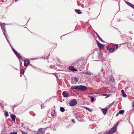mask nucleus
Returning a JSON list of instances; mask_svg holds the SVG:
<instances>
[{"label": "nucleus", "mask_w": 134, "mask_h": 134, "mask_svg": "<svg viewBox=\"0 0 134 134\" xmlns=\"http://www.w3.org/2000/svg\"><path fill=\"white\" fill-rule=\"evenodd\" d=\"M116 129L114 127L112 128L109 131H107L106 133V134H112L115 132Z\"/></svg>", "instance_id": "obj_1"}, {"label": "nucleus", "mask_w": 134, "mask_h": 134, "mask_svg": "<svg viewBox=\"0 0 134 134\" xmlns=\"http://www.w3.org/2000/svg\"><path fill=\"white\" fill-rule=\"evenodd\" d=\"M87 87L82 85L79 86V90L81 91H84L87 89Z\"/></svg>", "instance_id": "obj_2"}, {"label": "nucleus", "mask_w": 134, "mask_h": 134, "mask_svg": "<svg viewBox=\"0 0 134 134\" xmlns=\"http://www.w3.org/2000/svg\"><path fill=\"white\" fill-rule=\"evenodd\" d=\"M77 101L76 99H74L71 100L69 103L70 106H74L76 104Z\"/></svg>", "instance_id": "obj_3"}, {"label": "nucleus", "mask_w": 134, "mask_h": 134, "mask_svg": "<svg viewBox=\"0 0 134 134\" xmlns=\"http://www.w3.org/2000/svg\"><path fill=\"white\" fill-rule=\"evenodd\" d=\"M1 29L3 31V34H6L7 33L6 31H5V28L4 27V25H1Z\"/></svg>", "instance_id": "obj_4"}, {"label": "nucleus", "mask_w": 134, "mask_h": 134, "mask_svg": "<svg viewBox=\"0 0 134 134\" xmlns=\"http://www.w3.org/2000/svg\"><path fill=\"white\" fill-rule=\"evenodd\" d=\"M23 61L24 62V66H27L30 63V61L29 60H24Z\"/></svg>", "instance_id": "obj_5"}, {"label": "nucleus", "mask_w": 134, "mask_h": 134, "mask_svg": "<svg viewBox=\"0 0 134 134\" xmlns=\"http://www.w3.org/2000/svg\"><path fill=\"white\" fill-rule=\"evenodd\" d=\"M69 70L72 71H76L77 70L76 69L74 68L73 66H70L69 67Z\"/></svg>", "instance_id": "obj_6"}, {"label": "nucleus", "mask_w": 134, "mask_h": 134, "mask_svg": "<svg viewBox=\"0 0 134 134\" xmlns=\"http://www.w3.org/2000/svg\"><path fill=\"white\" fill-rule=\"evenodd\" d=\"M79 86H73L71 87V88L72 90H79Z\"/></svg>", "instance_id": "obj_7"}, {"label": "nucleus", "mask_w": 134, "mask_h": 134, "mask_svg": "<svg viewBox=\"0 0 134 134\" xmlns=\"http://www.w3.org/2000/svg\"><path fill=\"white\" fill-rule=\"evenodd\" d=\"M102 112L103 113L104 115H105L108 111V110L105 108L101 109Z\"/></svg>", "instance_id": "obj_8"}, {"label": "nucleus", "mask_w": 134, "mask_h": 134, "mask_svg": "<svg viewBox=\"0 0 134 134\" xmlns=\"http://www.w3.org/2000/svg\"><path fill=\"white\" fill-rule=\"evenodd\" d=\"M126 4L128 5L129 6H130L132 8H133L134 9V5L126 1Z\"/></svg>", "instance_id": "obj_9"}, {"label": "nucleus", "mask_w": 134, "mask_h": 134, "mask_svg": "<svg viewBox=\"0 0 134 134\" xmlns=\"http://www.w3.org/2000/svg\"><path fill=\"white\" fill-rule=\"evenodd\" d=\"M62 95L64 97H66L68 96L69 94L68 93H66L64 91Z\"/></svg>", "instance_id": "obj_10"}, {"label": "nucleus", "mask_w": 134, "mask_h": 134, "mask_svg": "<svg viewBox=\"0 0 134 134\" xmlns=\"http://www.w3.org/2000/svg\"><path fill=\"white\" fill-rule=\"evenodd\" d=\"M11 118H12L13 121L15 122V119L16 116L14 114H12L11 115Z\"/></svg>", "instance_id": "obj_11"}, {"label": "nucleus", "mask_w": 134, "mask_h": 134, "mask_svg": "<svg viewBox=\"0 0 134 134\" xmlns=\"http://www.w3.org/2000/svg\"><path fill=\"white\" fill-rule=\"evenodd\" d=\"M15 55L19 60H20V59H22L20 54L18 52L16 53V54H15Z\"/></svg>", "instance_id": "obj_12"}, {"label": "nucleus", "mask_w": 134, "mask_h": 134, "mask_svg": "<svg viewBox=\"0 0 134 134\" xmlns=\"http://www.w3.org/2000/svg\"><path fill=\"white\" fill-rule=\"evenodd\" d=\"M80 61V60L79 59L78 60L76 61L74 63H73L72 64V65L74 66H76V65L79 63Z\"/></svg>", "instance_id": "obj_13"}, {"label": "nucleus", "mask_w": 134, "mask_h": 134, "mask_svg": "<svg viewBox=\"0 0 134 134\" xmlns=\"http://www.w3.org/2000/svg\"><path fill=\"white\" fill-rule=\"evenodd\" d=\"M110 81L113 82H114L115 81V79H114L113 76H111L110 77Z\"/></svg>", "instance_id": "obj_14"}, {"label": "nucleus", "mask_w": 134, "mask_h": 134, "mask_svg": "<svg viewBox=\"0 0 134 134\" xmlns=\"http://www.w3.org/2000/svg\"><path fill=\"white\" fill-rule=\"evenodd\" d=\"M96 34L97 35V37L99 38V40L102 41L103 42H104V41H103L102 40V39L100 38V37L99 35H98V34L97 33H96Z\"/></svg>", "instance_id": "obj_15"}, {"label": "nucleus", "mask_w": 134, "mask_h": 134, "mask_svg": "<svg viewBox=\"0 0 134 134\" xmlns=\"http://www.w3.org/2000/svg\"><path fill=\"white\" fill-rule=\"evenodd\" d=\"M4 35L5 36V37L7 39L8 42L9 43V44H10V46L11 47V45L9 41L7 38V34H4Z\"/></svg>", "instance_id": "obj_16"}, {"label": "nucleus", "mask_w": 134, "mask_h": 134, "mask_svg": "<svg viewBox=\"0 0 134 134\" xmlns=\"http://www.w3.org/2000/svg\"><path fill=\"white\" fill-rule=\"evenodd\" d=\"M101 45H99V46H98L99 48V49H100L101 48H104L105 46V45L102 44L101 43Z\"/></svg>", "instance_id": "obj_17"}, {"label": "nucleus", "mask_w": 134, "mask_h": 134, "mask_svg": "<svg viewBox=\"0 0 134 134\" xmlns=\"http://www.w3.org/2000/svg\"><path fill=\"white\" fill-rule=\"evenodd\" d=\"M75 11L76 12H77V13L78 14H81L82 13L81 12L80 10L79 9H75Z\"/></svg>", "instance_id": "obj_18"}, {"label": "nucleus", "mask_w": 134, "mask_h": 134, "mask_svg": "<svg viewBox=\"0 0 134 134\" xmlns=\"http://www.w3.org/2000/svg\"><path fill=\"white\" fill-rule=\"evenodd\" d=\"M114 50V48H111L109 49V52L110 53H112L113 52Z\"/></svg>", "instance_id": "obj_19"}, {"label": "nucleus", "mask_w": 134, "mask_h": 134, "mask_svg": "<svg viewBox=\"0 0 134 134\" xmlns=\"http://www.w3.org/2000/svg\"><path fill=\"white\" fill-rule=\"evenodd\" d=\"M83 73L85 74L89 75H91L92 74L91 72H83Z\"/></svg>", "instance_id": "obj_20"}, {"label": "nucleus", "mask_w": 134, "mask_h": 134, "mask_svg": "<svg viewBox=\"0 0 134 134\" xmlns=\"http://www.w3.org/2000/svg\"><path fill=\"white\" fill-rule=\"evenodd\" d=\"M24 72V70L23 69H21L20 72V74H23Z\"/></svg>", "instance_id": "obj_21"}, {"label": "nucleus", "mask_w": 134, "mask_h": 134, "mask_svg": "<svg viewBox=\"0 0 134 134\" xmlns=\"http://www.w3.org/2000/svg\"><path fill=\"white\" fill-rule=\"evenodd\" d=\"M124 112V111L123 110H120L119 112V113L120 114H123Z\"/></svg>", "instance_id": "obj_22"}, {"label": "nucleus", "mask_w": 134, "mask_h": 134, "mask_svg": "<svg viewBox=\"0 0 134 134\" xmlns=\"http://www.w3.org/2000/svg\"><path fill=\"white\" fill-rule=\"evenodd\" d=\"M60 110L61 112H63L65 111V110L64 108L61 107L60 108Z\"/></svg>", "instance_id": "obj_23"}, {"label": "nucleus", "mask_w": 134, "mask_h": 134, "mask_svg": "<svg viewBox=\"0 0 134 134\" xmlns=\"http://www.w3.org/2000/svg\"><path fill=\"white\" fill-rule=\"evenodd\" d=\"M79 79V78L77 77H75L74 79V80L76 82H77L78 81Z\"/></svg>", "instance_id": "obj_24"}, {"label": "nucleus", "mask_w": 134, "mask_h": 134, "mask_svg": "<svg viewBox=\"0 0 134 134\" xmlns=\"http://www.w3.org/2000/svg\"><path fill=\"white\" fill-rule=\"evenodd\" d=\"M11 47L12 48V50H13V51L14 52L15 54H16V53L17 52L16 51H15V49L13 48L12 46Z\"/></svg>", "instance_id": "obj_25"}, {"label": "nucleus", "mask_w": 134, "mask_h": 134, "mask_svg": "<svg viewBox=\"0 0 134 134\" xmlns=\"http://www.w3.org/2000/svg\"><path fill=\"white\" fill-rule=\"evenodd\" d=\"M91 98V101L92 102H93L94 101V98L92 97V96H90V97Z\"/></svg>", "instance_id": "obj_26"}, {"label": "nucleus", "mask_w": 134, "mask_h": 134, "mask_svg": "<svg viewBox=\"0 0 134 134\" xmlns=\"http://www.w3.org/2000/svg\"><path fill=\"white\" fill-rule=\"evenodd\" d=\"M85 109L87 110L88 111H89L90 112H91L92 111V109H91L87 107H85Z\"/></svg>", "instance_id": "obj_27"}, {"label": "nucleus", "mask_w": 134, "mask_h": 134, "mask_svg": "<svg viewBox=\"0 0 134 134\" xmlns=\"http://www.w3.org/2000/svg\"><path fill=\"white\" fill-rule=\"evenodd\" d=\"M76 118L78 121H81V119L80 117L76 116Z\"/></svg>", "instance_id": "obj_28"}, {"label": "nucleus", "mask_w": 134, "mask_h": 134, "mask_svg": "<svg viewBox=\"0 0 134 134\" xmlns=\"http://www.w3.org/2000/svg\"><path fill=\"white\" fill-rule=\"evenodd\" d=\"M5 115L7 117L9 116L8 114L7 111H5Z\"/></svg>", "instance_id": "obj_29"}, {"label": "nucleus", "mask_w": 134, "mask_h": 134, "mask_svg": "<svg viewBox=\"0 0 134 134\" xmlns=\"http://www.w3.org/2000/svg\"><path fill=\"white\" fill-rule=\"evenodd\" d=\"M9 134H17V132L16 131H14L10 132Z\"/></svg>", "instance_id": "obj_30"}, {"label": "nucleus", "mask_w": 134, "mask_h": 134, "mask_svg": "<svg viewBox=\"0 0 134 134\" xmlns=\"http://www.w3.org/2000/svg\"><path fill=\"white\" fill-rule=\"evenodd\" d=\"M111 107L109 105L107 106L105 108L108 110Z\"/></svg>", "instance_id": "obj_31"}, {"label": "nucleus", "mask_w": 134, "mask_h": 134, "mask_svg": "<svg viewBox=\"0 0 134 134\" xmlns=\"http://www.w3.org/2000/svg\"><path fill=\"white\" fill-rule=\"evenodd\" d=\"M103 96H106V97L107 98L108 97L110 96V95L107 94H103Z\"/></svg>", "instance_id": "obj_32"}, {"label": "nucleus", "mask_w": 134, "mask_h": 134, "mask_svg": "<svg viewBox=\"0 0 134 134\" xmlns=\"http://www.w3.org/2000/svg\"><path fill=\"white\" fill-rule=\"evenodd\" d=\"M118 122L113 127H114L116 129L118 125Z\"/></svg>", "instance_id": "obj_33"}, {"label": "nucleus", "mask_w": 134, "mask_h": 134, "mask_svg": "<svg viewBox=\"0 0 134 134\" xmlns=\"http://www.w3.org/2000/svg\"><path fill=\"white\" fill-rule=\"evenodd\" d=\"M96 42L97 43V44L98 46H99V45H101V43H100L97 40L96 41Z\"/></svg>", "instance_id": "obj_34"}, {"label": "nucleus", "mask_w": 134, "mask_h": 134, "mask_svg": "<svg viewBox=\"0 0 134 134\" xmlns=\"http://www.w3.org/2000/svg\"><path fill=\"white\" fill-rule=\"evenodd\" d=\"M113 47H116V48L117 49L118 47V44H115V46L114 45H113Z\"/></svg>", "instance_id": "obj_35"}, {"label": "nucleus", "mask_w": 134, "mask_h": 134, "mask_svg": "<svg viewBox=\"0 0 134 134\" xmlns=\"http://www.w3.org/2000/svg\"><path fill=\"white\" fill-rule=\"evenodd\" d=\"M21 133L22 134H27V132H25L23 131H21Z\"/></svg>", "instance_id": "obj_36"}, {"label": "nucleus", "mask_w": 134, "mask_h": 134, "mask_svg": "<svg viewBox=\"0 0 134 134\" xmlns=\"http://www.w3.org/2000/svg\"><path fill=\"white\" fill-rule=\"evenodd\" d=\"M114 102H112L110 104H109V105H110V106L111 107L114 104Z\"/></svg>", "instance_id": "obj_37"}, {"label": "nucleus", "mask_w": 134, "mask_h": 134, "mask_svg": "<svg viewBox=\"0 0 134 134\" xmlns=\"http://www.w3.org/2000/svg\"><path fill=\"white\" fill-rule=\"evenodd\" d=\"M123 94L122 96H123L124 97H126L127 95L125 93H124V94Z\"/></svg>", "instance_id": "obj_38"}, {"label": "nucleus", "mask_w": 134, "mask_h": 134, "mask_svg": "<svg viewBox=\"0 0 134 134\" xmlns=\"http://www.w3.org/2000/svg\"><path fill=\"white\" fill-rule=\"evenodd\" d=\"M121 91L122 94L125 93L124 91L123 90H121Z\"/></svg>", "instance_id": "obj_39"}, {"label": "nucleus", "mask_w": 134, "mask_h": 134, "mask_svg": "<svg viewBox=\"0 0 134 134\" xmlns=\"http://www.w3.org/2000/svg\"><path fill=\"white\" fill-rule=\"evenodd\" d=\"M22 65V62H20V68H21V65Z\"/></svg>", "instance_id": "obj_40"}, {"label": "nucleus", "mask_w": 134, "mask_h": 134, "mask_svg": "<svg viewBox=\"0 0 134 134\" xmlns=\"http://www.w3.org/2000/svg\"><path fill=\"white\" fill-rule=\"evenodd\" d=\"M106 48H107V50L108 51L109 50V48L108 46H106Z\"/></svg>", "instance_id": "obj_41"}, {"label": "nucleus", "mask_w": 134, "mask_h": 134, "mask_svg": "<svg viewBox=\"0 0 134 134\" xmlns=\"http://www.w3.org/2000/svg\"><path fill=\"white\" fill-rule=\"evenodd\" d=\"M119 113H118L116 114V116H118V115H119Z\"/></svg>", "instance_id": "obj_42"}, {"label": "nucleus", "mask_w": 134, "mask_h": 134, "mask_svg": "<svg viewBox=\"0 0 134 134\" xmlns=\"http://www.w3.org/2000/svg\"><path fill=\"white\" fill-rule=\"evenodd\" d=\"M72 121L74 123H75V121H74V120L73 119V120H72Z\"/></svg>", "instance_id": "obj_43"}, {"label": "nucleus", "mask_w": 134, "mask_h": 134, "mask_svg": "<svg viewBox=\"0 0 134 134\" xmlns=\"http://www.w3.org/2000/svg\"><path fill=\"white\" fill-rule=\"evenodd\" d=\"M130 34H132V31H130Z\"/></svg>", "instance_id": "obj_44"}, {"label": "nucleus", "mask_w": 134, "mask_h": 134, "mask_svg": "<svg viewBox=\"0 0 134 134\" xmlns=\"http://www.w3.org/2000/svg\"><path fill=\"white\" fill-rule=\"evenodd\" d=\"M42 134H43V133H44L45 132L44 131H42Z\"/></svg>", "instance_id": "obj_45"}, {"label": "nucleus", "mask_w": 134, "mask_h": 134, "mask_svg": "<svg viewBox=\"0 0 134 134\" xmlns=\"http://www.w3.org/2000/svg\"><path fill=\"white\" fill-rule=\"evenodd\" d=\"M103 68H102V69L101 70V71H103Z\"/></svg>", "instance_id": "obj_46"}, {"label": "nucleus", "mask_w": 134, "mask_h": 134, "mask_svg": "<svg viewBox=\"0 0 134 134\" xmlns=\"http://www.w3.org/2000/svg\"><path fill=\"white\" fill-rule=\"evenodd\" d=\"M15 107H16V106H15L14 105V106H13V108H15Z\"/></svg>", "instance_id": "obj_47"}, {"label": "nucleus", "mask_w": 134, "mask_h": 134, "mask_svg": "<svg viewBox=\"0 0 134 134\" xmlns=\"http://www.w3.org/2000/svg\"><path fill=\"white\" fill-rule=\"evenodd\" d=\"M42 129V128H40V129H39V130H41V129Z\"/></svg>", "instance_id": "obj_48"}, {"label": "nucleus", "mask_w": 134, "mask_h": 134, "mask_svg": "<svg viewBox=\"0 0 134 134\" xmlns=\"http://www.w3.org/2000/svg\"><path fill=\"white\" fill-rule=\"evenodd\" d=\"M2 25L1 23L0 22V25L1 26V25Z\"/></svg>", "instance_id": "obj_49"}, {"label": "nucleus", "mask_w": 134, "mask_h": 134, "mask_svg": "<svg viewBox=\"0 0 134 134\" xmlns=\"http://www.w3.org/2000/svg\"><path fill=\"white\" fill-rule=\"evenodd\" d=\"M20 76H21V75H20Z\"/></svg>", "instance_id": "obj_50"}, {"label": "nucleus", "mask_w": 134, "mask_h": 134, "mask_svg": "<svg viewBox=\"0 0 134 134\" xmlns=\"http://www.w3.org/2000/svg\"><path fill=\"white\" fill-rule=\"evenodd\" d=\"M134 132V131H133V132Z\"/></svg>", "instance_id": "obj_51"}, {"label": "nucleus", "mask_w": 134, "mask_h": 134, "mask_svg": "<svg viewBox=\"0 0 134 134\" xmlns=\"http://www.w3.org/2000/svg\"><path fill=\"white\" fill-rule=\"evenodd\" d=\"M134 132V131H133V132Z\"/></svg>", "instance_id": "obj_52"}]
</instances>
